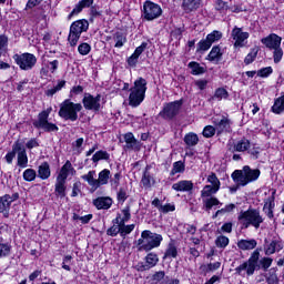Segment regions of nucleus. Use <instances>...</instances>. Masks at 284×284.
Listing matches in <instances>:
<instances>
[{"label":"nucleus","mask_w":284,"mask_h":284,"mask_svg":"<svg viewBox=\"0 0 284 284\" xmlns=\"http://www.w3.org/2000/svg\"><path fill=\"white\" fill-rule=\"evenodd\" d=\"M231 176L234 183L245 187V185H250V183L258 181V176H261V170L252 169L248 165H245L242 170H235Z\"/></svg>","instance_id":"nucleus-1"},{"label":"nucleus","mask_w":284,"mask_h":284,"mask_svg":"<svg viewBox=\"0 0 284 284\" xmlns=\"http://www.w3.org/2000/svg\"><path fill=\"white\" fill-rule=\"evenodd\" d=\"M129 105L131 108H139L145 99V92H148V81L143 78H139L134 81V87L130 89Z\"/></svg>","instance_id":"nucleus-2"},{"label":"nucleus","mask_w":284,"mask_h":284,"mask_svg":"<svg viewBox=\"0 0 284 284\" xmlns=\"http://www.w3.org/2000/svg\"><path fill=\"white\" fill-rule=\"evenodd\" d=\"M81 110H83L81 103H74L70 99H67L60 104L58 114L60 119L74 123V121H79V112H81Z\"/></svg>","instance_id":"nucleus-3"},{"label":"nucleus","mask_w":284,"mask_h":284,"mask_svg":"<svg viewBox=\"0 0 284 284\" xmlns=\"http://www.w3.org/2000/svg\"><path fill=\"white\" fill-rule=\"evenodd\" d=\"M237 221L244 230H247L250 225L258 230L261 227V223H263V216L261 212L256 209H248L247 211H241L237 215Z\"/></svg>","instance_id":"nucleus-4"},{"label":"nucleus","mask_w":284,"mask_h":284,"mask_svg":"<svg viewBox=\"0 0 284 284\" xmlns=\"http://www.w3.org/2000/svg\"><path fill=\"white\" fill-rule=\"evenodd\" d=\"M162 241L163 235L146 230L141 233V239L138 240V246L140 251L150 252L154 247H159Z\"/></svg>","instance_id":"nucleus-5"},{"label":"nucleus","mask_w":284,"mask_h":284,"mask_svg":"<svg viewBox=\"0 0 284 284\" xmlns=\"http://www.w3.org/2000/svg\"><path fill=\"white\" fill-rule=\"evenodd\" d=\"M52 113V106L43 110L38 114V119L33 120L32 124L36 130H43V132H59V126L57 124L48 121L50 114Z\"/></svg>","instance_id":"nucleus-6"},{"label":"nucleus","mask_w":284,"mask_h":284,"mask_svg":"<svg viewBox=\"0 0 284 284\" xmlns=\"http://www.w3.org/2000/svg\"><path fill=\"white\" fill-rule=\"evenodd\" d=\"M88 28H90V22L85 19L77 20L71 24L68 41L72 48L79 43L81 34L88 32Z\"/></svg>","instance_id":"nucleus-7"},{"label":"nucleus","mask_w":284,"mask_h":284,"mask_svg":"<svg viewBox=\"0 0 284 284\" xmlns=\"http://www.w3.org/2000/svg\"><path fill=\"white\" fill-rule=\"evenodd\" d=\"M258 258H261V253L258 251H254L246 262L235 268L236 274L244 276L245 274L243 272H246L247 276L254 275L256 267H261L258 266Z\"/></svg>","instance_id":"nucleus-8"},{"label":"nucleus","mask_w":284,"mask_h":284,"mask_svg":"<svg viewBox=\"0 0 284 284\" xmlns=\"http://www.w3.org/2000/svg\"><path fill=\"white\" fill-rule=\"evenodd\" d=\"M13 60L20 70H23L24 72H30V70L37 65V55L28 52L21 54L16 53Z\"/></svg>","instance_id":"nucleus-9"},{"label":"nucleus","mask_w":284,"mask_h":284,"mask_svg":"<svg viewBox=\"0 0 284 284\" xmlns=\"http://www.w3.org/2000/svg\"><path fill=\"white\" fill-rule=\"evenodd\" d=\"M163 14V10L161 6L152 2L145 1L143 4V17L146 21H154V19H159Z\"/></svg>","instance_id":"nucleus-10"},{"label":"nucleus","mask_w":284,"mask_h":284,"mask_svg":"<svg viewBox=\"0 0 284 284\" xmlns=\"http://www.w3.org/2000/svg\"><path fill=\"white\" fill-rule=\"evenodd\" d=\"M181 105H183L182 101H174L164 104L163 110L160 112V116L165 121H172V119L181 112Z\"/></svg>","instance_id":"nucleus-11"},{"label":"nucleus","mask_w":284,"mask_h":284,"mask_svg":"<svg viewBox=\"0 0 284 284\" xmlns=\"http://www.w3.org/2000/svg\"><path fill=\"white\" fill-rule=\"evenodd\" d=\"M83 108L87 110H93V112H99L101 110V94L97 97L85 93L82 99Z\"/></svg>","instance_id":"nucleus-12"},{"label":"nucleus","mask_w":284,"mask_h":284,"mask_svg":"<svg viewBox=\"0 0 284 284\" xmlns=\"http://www.w3.org/2000/svg\"><path fill=\"white\" fill-rule=\"evenodd\" d=\"M14 152L17 154V165L18 168H28V153L26 152V146L20 141L14 142Z\"/></svg>","instance_id":"nucleus-13"},{"label":"nucleus","mask_w":284,"mask_h":284,"mask_svg":"<svg viewBox=\"0 0 284 284\" xmlns=\"http://www.w3.org/2000/svg\"><path fill=\"white\" fill-rule=\"evenodd\" d=\"M231 37L235 41V48H243V45H245L244 42L247 41V39H250V33L243 32V29L235 27L231 32Z\"/></svg>","instance_id":"nucleus-14"},{"label":"nucleus","mask_w":284,"mask_h":284,"mask_svg":"<svg viewBox=\"0 0 284 284\" xmlns=\"http://www.w3.org/2000/svg\"><path fill=\"white\" fill-rule=\"evenodd\" d=\"M159 263V255L155 253H149L145 256V263L138 264V270L140 272H148V270H152V267H156V264Z\"/></svg>","instance_id":"nucleus-15"},{"label":"nucleus","mask_w":284,"mask_h":284,"mask_svg":"<svg viewBox=\"0 0 284 284\" xmlns=\"http://www.w3.org/2000/svg\"><path fill=\"white\" fill-rule=\"evenodd\" d=\"M281 41H283V39L276 36V33H271L261 40L263 45L268 48V50H276V48H281Z\"/></svg>","instance_id":"nucleus-16"},{"label":"nucleus","mask_w":284,"mask_h":284,"mask_svg":"<svg viewBox=\"0 0 284 284\" xmlns=\"http://www.w3.org/2000/svg\"><path fill=\"white\" fill-rule=\"evenodd\" d=\"M148 48V42H142L140 47H138L133 54L128 58L126 63L130 68H136V63H139V58L145 52Z\"/></svg>","instance_id":"nucleus-17"},{"label":"nucleus","mask_w":284,"mask_h":284,"mask_svg":"<svg viewBox=\"0 0 284 284\" xmlns=\"http://www.w3.org/2000/svg\"><path fill=\"white\" fill-rule=\"evenodd\" d=\"M172 190H175V192H192L194 190V183L190 180H182L174 183Z\"/></svg>","instance_id":"nucleus-18"},{"label":"nucleus","mask_w":284,"mask_h":284,"mask_svg":"<svg viewBox=\"0 0 284 284\" xmlns=\"http://www.w3.org/2000/svg\"><path fill=\"white\" fill-rule=\"evenodd\" d=\"M112 199L109 196H101L93 200V205L97 210H110L112 207Z\"/></svg>","instance_id":"nucleus-19"},{"label":"nucleus","mask_w":284,"mask_h":284,"mask_svg":"<svg viewBox=\"0 0 284 284\" xmlns=\"http://www.w3.org/2000/svg\"><path fill=\"white\" fill-rule=\"evenodd\" d=\"M94 3V0H81L73 10L68 16V19H72V17L80 14V12H83L84 8H90Z\"/></svg>","instance_id":"nucleus-20"},{"label":"nucleus","mask_w":284,"mask_h":284,"mask_svg":"<svg viewBox=\"0 0 284 284\" xmlns=\"http://www.w3.org/2000/svg\"><path fill=\"white\" fill-rule=\"evenodd\" d=\"M201 8V0H183L182 9L184 12L190 13Z\"/></svg>","instance_id":"nucleus-21"},{"label":"nucleus","mask_w":284,"mask_h":284,"mask_svg":"<svg viewBox=\"0 0 284 284\" xmlns=\"http://www.w3.org/2000/svg\"><path fill=\"white\" fill-rule=\"evenodd\" d=\"M276 196V190H274L272 192V196H270L266 201H265V204H264V212L266 214V216H268V219H272L274 216V199Z\"/></svg>","instance_id":"nucleus-22"},{"label":"nucleus","mask_w":284,"mask_h":284,"mask_svg":"<svg viewBox=\"0 0 284 284\" xmlns=\"http://www.w3.org/2000/svg\"><path fill=\"white\" fill-rule=\"evenodd\" d=\"M122 216L119 214L114 220L113 223L115 225H123V223H128L130 219H132V214L130 213V206H125L122 211Z\"/></svg>","instance_id":"nucleus-23"},{"label":"nucleus","mask_w":284,"mask_h":284,"mask_svg":"<svg viewBox=\"0 0 284 284\" xmlns=\"http://www.w3.org/2000/svg\"><path fill=\"white\" fill-rule=\"evenodd\" d=\"M283 250V243L277 240H273L270 244L265 246V254L266 256H272L275 252H281Z\"/></svg>","instance_id":"nucleus-24"},{"label":"nucleus","mask_w":284,"mask_h":284,"mask_svg":"<svg viewBox=\"0 0 284 284\" xmlns=\"http://www.w3.org/2000/svg\"><path fill=\"white\" fill-rule=\"evenodd\" d=\"M10 205H12V195L6 194L0 196V212L8 216V212H10Z\"/></svg>","instance_id":"nucleus-25"},{"label":"nucleus","mask_w":284,"mask_h":284,"mask_svg":"<svg viewBox=\"0 0 284 284\" xmlns=\"http://www.w3.org/2000/svg\"><path fill=\"white\" fill-rule=\"evenodd\" d=\"M124 141L126 143V148H131V150H141V144L135 140L132 132L124 134Z\"/></svg>","instance_id":"nucleus-26"},{"label":"nucleus","mask_w":284,"mask_h":284,"mask_svg":"<svg viewBox=\"0 0 284 284\" xmlns=\"http://www.w3.org/2000/svg\"><path fill=\"white\" fill-rule=\"evenodd\" d=\"M50 164L48 162H43L42 164L39 165L38 168V176L42 181H47V179H50Z\"/></svg>","instance_id":"nucleus-27"},{"label":"nucleus","mask_w":284,"mask_h":284,"mask_svg":"<svg viewBox=\"0 0 284 284\" xmlns=\"http://www.w3.org/2000/svg\"><path fill=\"white\" fill-rule=\"evenodd\" d=\"M70 172H74V168H72V163L70 161H67L61 168L57 179L61 181H68V175L70 174Z\"/></svg>","instance_id":"nucleus-28"},{"label":"nucleus","mask_w":284,"mask_h":284,"mask_svg":"<svg viewBox=\"0 0 284 284\" xmlns=\"http://www.w3.org/2000/svg\"><path fill=\"white\" fill-rule=\"evenodd\" d=\"M215 130L217 134L230 132V120L227 118H223L222 120L215 122Z\"/></svg>","instance_id":"nucleus-29"},{"label":"nucleus","mask_w":284,"mask_h":284,"mask_svg":"<svg viewBox=\"0 0 284 284\" xmlns=\"http://www.w3.org/2000/svg\"><path fill=\"white\" fill-rule=\"evenodd\" d=\"M250 150V141L241 140L230 149V151L234 154V152H247Z\"/></svg>","instance_id":"nucleus-30"},{"label":"nucleus","mask_w":284,"mask_h":284,"mask_svg":"<svg viewBox=\"0 0 284 284\" xmlns=\"http://www.w3.org/2000/svg\"><path fill=\"white\" fill-rule=\"evenodd\" d=\"M114 48H123L128 43V37L125 33L118 31L113 34Z\"/></svg>","instance_id":"nucleus-31"},{"label":"nucleus","mask_w":284,"mask_h":284,"mask_svg":"<svg viewBox=\"0 0 284 284\" xmlns=\"http://www.w3.org/2000/svg\"><path fill=\"white\" fill-rule=\"evenodd\" d=\"M97 176V171H89L88 174L82 175L83 181H87L91 187H94V190H98L99 187V180L94 179Z\"/></svg>","instance_id":"nucleus-32"},{"label":"nucleus","mask_w":284,"mask_h":284,"mask_svg":"<svg viewBox=\"0 0 284 284\" xmlns=\"http://www.w3.org/2000/svg\"><path fill=\"white\" fill-rule=\"evenodd\" d=\"M202 203L205 212H210V210H212V207H216V205H222L221 201L216 197H206L202 200Z\"/></svg>","instance_id":"nucleus-33"},{"label":"nucleus","mask_w":284,"mask_h":284,"mask_svg":"<svg viewBox=\"0 0 284 284\" xmlns=\"http://www.w3.org/2000/svg\"><path fill=\"white\" fill-rule=\"evenodd\" d=\"M222 57H223V53L221 52V47L219 45L213 47L207 55L209 61H214L215 63H219Z\"/></svg>","instance_id":"nucleus-34"},{"label":"nucleus","mask_w":284,"mask_h":284,"mask_svg":"<svg viewBox=\"0 0 284 284\" xmlns=\"http://www.w3.org/2000/svg\"><path fill=\"white\" fill-rule=\"evenodd\" d=\"M220 189H216L210 184L205 185L203 187V190L201 191V197H202V201L205 200V199H212L213 194H216V192H219Z\"/></svg>","instance_id":"nucleus-35"},{"label":"nucleus","mask_w":284,"mask_h":284,"mask_svg":"<svg viewBox=\"0 0 284 284\" xmlns=\"http://www.w3.org/2000/svg\"><path fill=\"white\" fill-rule=\"evenodd\" d=\"M152 182H154V179L150 174V166H146L141 183L144 187H152Z\"/></svg>","instance_id":"nucleus-36"},{"label":"nucleus","mask_w":284,"mask_h":284,"mask_svg":"<svg viewBox=\"0 0 284 284\" xmlns=\"http://www.w3.org/2000/svg\"><path fill=\"white\" fill-rule=\"evenodd\" d=\"M237 247L240 250H254L256 247V240H240Z\"/></svg>","instance_id":"nucleus-37"},{"label":"nucleus","mask_w":284,"mask_h":284,"mask_svg":"<svg viewBox=\"0 0 284 284\" xmlns=\"http://www.w3.org/2000/svg\"><path fill=\"white\" fill-rule=\"evenodd\" d=\"M176 256H179V250L176 248V245H174V243H169L163 258H176Z\"/></svg>","instance_id":"nucleus-38"},{"label":"nucleus","mask_w":284,"mask_h":284,"mask_svg":"<svg viewBox=\"0 0 284 284\" xmlns=\"http://www.w3.org/2000/svg\"><path fill=\"white\" fill-rule=\"evenodd\" d=\"M108 181H110V170L104 169L99 173L98 187H101V185H108Z\"/></svg>","instance_id":"nucleus-39"},{"label":"nucleus","mask_w":284,"mask_h":284,"mask_svg":"<svg viewBox=\"0 0 284 284\" xmlns=\"http://www.w3.org/2000/svg\"><path fill=\"white\" fill-rule=\"evenodd\" d=\"M184 143L189 146V148H194V145L199 144V135H196V133H187L184 136Z\"/></svg>","instance_id":"nucleus-40"},{"label":"nucleus","mask_w":284,"mask_h":284,"mask_svg":"<svg viewBox=\"0 0 284 284\" xmlns=\"http://www.w3.org/2000/svg\"><path fill=\"white\" fill-rule=\"evenodd\" d=\"M189 68H191V74L193 75L205 74V68L201 67L199 62H190Z\"/></svg>","instance_id":"nucleus-41"},{"label":"nucleus","mask_w":284,"mask_h":284,"mask_svg":"<svg viewBox=\"0 0 284 284\" xmlns=\"http://www.w3.org/2000/svg\"><path fill=\"white\" fill-rule=\"evenodd\" d=\"M185 172V164L183 161H178L173 163V169L171 170L170 175L174 176L175 174H183Z\"/></svg>","instance_id":"nucleus-42"},{"label":"nucleus","mask_w":284,"mask_h":284,"mask_svg":"<svg viewBox=\"0 0 284 284\" xmlns=\"http://www.w3.org/2000/svg\"><path fill=\"white\" fill-rule=\"evenodd\" d=\"M256 57H258V47L251 49V52L245 57L244 63L245 65H250L256 61Z\"/></svg>","instance_id":"nucleus-43"},{"label":"nucleus","mask_w":284,"mask_h":284,"mask_svg":"<svg viewBox=\"0 0 284 284\" xmlns=\"http://www.w3.org/2000/svg\"><path fill=\"white\" fill-rule=\"evenodd\" d=\"M110 159V153L108 151H98L93 154V163H99V161H108Z\"/></svg>","instance_id":"nucleus-44"},{"label":"nucleus","mask_w":284,"mask_h":284,"mask_svg":"<svg viewBox=\"0 0 284 284\" xmlns=\"http://www.w3.org/2000/svg\"><path fill=\"white\" fill-rule=\"evenodd\" d=\"M55 192H57V194H59V196L61 199H64V196H65V180H59L57 178Z\"/></svg>","instance_id":"nucleus-45"},{"label":"nucleus","mask_w":284,"mask_h":284,"mask_svg":"<svg viewBox=\"0 0 284 284\" xmlns=\"http://www.w3.org/2000/svg\"><path fill=\"white\" fill-rule=\"evenodd\" d=\"M10 252H12V245L8 243H0V258H6V256H10Z\"/></svg>","instance_id":"nucleus-46"},{"label":"nucleus","mask_w":284,"mask_h":284,"mask_svg":"<svg viewBox=\"0 0 284 284\" xmlns=\"http://www.w3.org/2000/svg\"><path fill=\"white\" fill-rule=\"evenodd\" d=\"M223 37V33L220 31H213L206 36V40L212 45L213 43H216V41H221V38Z\"/></svg>","instance_id":"nucleus-47"},{"label":"nucleus","mask_w":284,"mask_h":284,"mask_svg":"<svg viewBox=\"0 0 284 284\" xmlns=\"http://www.w3.org/2000/svg\"><path fill=\"white\" fill-rule=\"evenodd\" d=\"M207 183H211L212 187H215L216 190H221V181L216 176V173H211L207 176Z\"/></svg>","instance_id":"nucleus-48"},{"label":"nucleus","mask_w":284,"mask_h":284,"mask_svg":"<svg viewBox=\"0 0 284 284\" xmlns=\"http://www.w3.org/2000/svg\"><path fill=\"white\" fill-rule=\"evenodd\" d=\"M91 50H92V47L88 42H83V43L79 44V47H78V52L82 57H88V54H90Z\"/></svg>","instance_id":"nucleus-49"},{"label":"nucleus","mask_w":284,"mask_h":284,"mask_svg":"<svg viewBox=\"0 0 284 284\" xmlns=\"http://www.w3.org/2000/svg\"><path fill=\"white\" fill-rule=\"evenodd\" d=\"M215 245L216 247L225 248L227 245H230V239H227L225 235H220L215 240Z\"/></svg>","instance_id":"nucleus-50"},{"label":"nucleus","mask_w":284,"mask_h":284,"mask_svg":"<svg viewBox=\"0 0 284 284\" xmlns=\"http://www.w3.org/2000/svg\"><path fill=\"white\" fill-rule=\"evenodd\" d=\"M212 48V44L210 43V41L206 39L204 40H201L199 43H197V49H196V52H207V50Z\"/></svg>","instance_id":"nucleus-51"},{"label":"nucleus","mask_w":284,"mask_h":284,"mask_svg":"<svg viewBox=\"0 0 284 284\" xmlns=\"http://www.w3.org/2000/svg\"><path fill=\"white\" fill-rule=\"evenodd\" d=\"M23 179H24V181H28L29 183L34 181V179H37V171L34 169H27L23 172Z\"/></svg>","instance_id":"nucleus-52"},{"label":"nucleus","mask_w":284,"mask_h":284,"mask_svg":"<svg viewBox=\"0 0 284 284\" xmlns=\"http://www.w3.org/2000/svg\"><path fill=\"white\" fill-rule=\"evenodd\" d=\"M134 224H130V225H125V223H123V225L120 224V230H121V236L124 239V236H128V234H131L132 232H134Z\"/></svg>","instance_id":"nucleus-53"},{"label":"nucleus","mask_w":284,"mask_h":284,"mask_svg":"<svg viewBox=\"0 0 284 284\" xmlns=\"http://www.w3.org/2000/svg\"><path fill=\"white\" fill-rule=\"evenodd\" d=\"M229 94H227V90L223 89V88H219L216 89L213 99H216L217 101H222V99H227Z\"/></svg>","instance_id":"nucleus-54"},{"label":"nucleus","mask_w":284,"mask_h":284,"mask_svg":"<svg viewBox=\"0 0 284 284\" xmlns=\"http://www.w3.org/2000/svg\"><path fill=\"white\" fill-rule=\"evenodd\" d=\"M236 210V204H227L224 209L217 210L216 213L213 215V219H216L220 214H225L226 212H233Z\"/></svg>","instance_id":"nucleus-55"},{"label":"nucleus","mask_w":284,"mask_h":284,"mask_svg":"<svg viewBox=\"0 0 284 284\" xmlns=\"http://www.w3.org/2000/svg\"><path fill=\"white\" fill-rule=\"evenodd\" d=\"M273 59L274 63H281V60L283 59V49L281 47H277L276 49H273Z\"/></svg>","instance_id":"nucleus-56"},{"label":"nucleus","mask_w":284,"mask_h":284,"mask_svg":"<svg viewBox=\"0 0 284 284\" xmlns=\"http://www.w3.org/2000/svg\"><path fill=\"white\" fill-rule=\"evenodd\" d=\"M106 234L108 236H116L118 234L121 236V224H116L108 229Z\"/></svg>","instance_id":"nucleus-57"},{"label":"nucleus","mask_w":284,"mask_h":284,"mask_svg":"<svg viewBox=\"0 0 284 284\" xmlns=\"http://www.w3.org/2000/svg\"><path fill=\"white\" fill-rule=\"evenodd\" d=\"M272 72H274L272 67L262 68L257 71V77L265 79V78L270 77V74H272Z\"/></svg>","instance_id":"nucleus-58"},{"label":"nucleus","mask_w":284,"mask_h":284,"mask_svg":"<svg viewBox=\"0 0 284 284\" xmlns=\"http://www.w3.org/2000/svg\"><path fill=\"white\" fill-rule=\"evenodd\" d=\"M214 134H216V128L212 125H207L204 128L203 136H205V139H211V136H214Z\"/></svg>","instance_id":"nucleus-59"},{"label":"nucleus","mask_w":284,"mask_h":284,"mask_svg":"<svg viewBox=\"0 0 284 284\" xmlns=\"http://www.w3.org/2000/svg\"><path fill=\"white\" fill-rule=\"evenodd\" d=\"M70 265H72V255H67L63 257L62 268L67 272H71L72 268L70 267Z\"/></svg>","instance_id":"nucleus-60"},{"label":"nucleus","mask_w":284,"mask_h":284,"mask_svg":"<svg viewBox=\"0 0 284 284\" xmlns=\"http://www.w3.org/2000/svg\"><path fill=\"white\" fill-rule=\"evenodd\" d=\"M14 156H17V151H14V143H13L12 151L8 152L4 156L9 165L12 164V161H14Z\"/></svg>","instance_id":"nucleus-61"},{"label":"nucleus","mask_w":284,"mask_h":284,"mask_svg":"<svg viewBox=\"0 0 284 284\" xmlns=\"http://www.w3.org/2000/svg\"><path fill=\"white\" fill-rule=\"evenodd\" d=\"M266 282L268 284H278V275H276V272H270Z\"/></svg>","instance_id":"nucleus-62"},{"label":"nucleus","mask_w":284,"mask_h":284,"mask_svg":"<svg viewBox=\"0 0 284 284\" xmlns=\"http://www.w3.org/2000/svg\"><path fill=\"white\" fill-rule=\"evenodd\" d=\"M272 261L270 257H263L260 260V265H262L263 270H270L272 267Z\"/></svg>","instance_id":"nucleus-63"},{"label":"nucleus","mask_w":284,"mask_h":284,"mask_svg":"<svg viewBox=\"0 0 284 284\" xmlns=\"http://www.w3.org/2000/svg\"><path fill=\"white\" fill-rule=\"evenodd\" d=\"M83 145V138L77 139L73 143H72V148L73 150H77V152L81 153V146Z\"/></svg>","instance_id":"nucleus-64"}]
</instances>
